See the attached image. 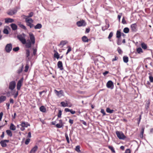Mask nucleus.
Returning a JSON list of instances; mask_svg holds the SVG:
<instances>
[{"label": "nucleus", "instance_id": "bb28decb", "mask_svg": "<svg viewBox=\"0 0 153 153\" xmlns=\"http://www.w3.org/2000/svg\"><path fill=\"white\" fill-rule=\"evenodd\" d=\"M106 111L108 113L111 114L114 112V110L113 109H111L109 108H106Z\"/></svg>", "mask_w": 153, "mask_h": 153}, {"label": "nucleus", "instance_id": "c85d7f7f", "mask_svg": "<svg viewBox=\"0 0 153 153\" xmlns=\"http://www.w3.org/2000/svg\"><path fill=\"white\" fill-rule=\"evenodd\" d=\"M141 46L142 48L144 49H146L147 48L146 45L144 42L142 43L141 44Z\"/></svg>", "mask_w": 153, "mask_h": 153}, {"label": "nucleus", "instance_id": "b1692460", "mask_svg": "<svg viewBox=\"0 0 153 153\" xmlns=\"http://www.w3.org/2000/svg\"><path fill=\"white\" fill-rule=\"evenodd\" d=\"M10 128L12 130L14 131L16 130V127L13 124L11 123L10 127Z\"/></svg>", "mask_w": 153, "mask_h": 153}, {"label": "nucleus", "instance_id": "f03ea898", "mask_svg": "<svg viewBox=\"0 0 153 153\" xmlns=\"http://www.w3.org/2000/svg\"><path fill=\"white\" fill-rule=\"evenodd\" d=\"M25 35L24 33H22V35H18L17 37L18 39L23 44L26 43V39L25 38Z\"/></svg>", "mask_w": 153, "mask_h": 153}, {"label": "nucleus", "instance_id": "f8f14e48", "mask_svg": "<svg viewBox=\"0 0 153 153\" xmlns=\"http://www.w3.org/2000/svg\"><path fill=\"white\" fill-rule=\"evenodd\" d=\"M113 82L111 81H109L106 84V86L108 88H112V87L113 86Z\"/></svg>", "mask_w": 153, "mask_h": 153}, {"label": "nucleus", "instance_id": "864d4df0", "mask_svg": "<svg viewBox=\"0 0 153 153\" xmlns=\"http://www.w3.org/2000/svg\"><path fill=\"white\" fill-rule=\"evenodd\" d=\"M109 27V24H108L107 27H106L104 28V27H102V30L103 31H104L105 30L107 29Z\"/></svg>", "mask_w": 153, "mask_h": 153}, {"label": "nucleus", "instance_id": "f704fd0d", "mask_svg": "<svg viewBox=\"0 0 153 153\" xmlns=\"http://www.w3.org/2000/svg\"><path fill=\"white\" fill-rule=\"evenodd\" d=\"M30 54V51L29 49H27L26 50V56L27 57H28Z\"/></svg>", "mask_w": 153, "mask_h": 153}, {"label": "nucleus", "instance_id": "f3484780", "mask_svg": "<svg viewBox=\"0 0 153 153\" xmlns=\"http://www.w3.org/2000/svg\"><path fill=\"white\" fill-rule=\"evenodd\" d=\"M67 43V42L66 41H62L60 42V44L58 45L59 46H60L61 48H62Z\"/></svg>", "mask_w": 153, "mask_h": 153}, {"label": "nucleus", "instance_id": "dca6fc26", "mask_svg": "<svg viewBox=\"0 0 153 153\" xmlns=\"http://www.w3.org/2000/svg\"><path fill=\"white\" fill-rule=\"evenodd\" d=\"M38 146H35L30 150L29 153H35L38 149Z\"/></svg>", "mask_w": 153, "mask_h": 153}, {"label": "nucleus", "instance_id": "338daca9", "mask_svg": "<svg viewBox=\"0 0 153 153\" xmlns=\"http://www.w3.org/2000/svg\"><path fill=\"white\" fill-rule=\"evenodd\" d=\"M65 111L66 112H70V109H69V108H65Z\"/></svg>", "mask_w": 153, "mask_h": 153}, {"label": "nucleus", "instance_id": "4c0bfd02", "mask_svg": "<svg viewBox=\"0 0 153 153\" xmlns=\"http://www.w3.org/2000/svg\"><path fill=\"white\" fill-rule=\"evenodd\" d=\"M137 51L138 53H140L143 52V50L141 48H139L137 49Z\"/></svg>", "mask_w": 153, "mask_h": 153}, {"label": "nucleus", "instance_id": "c9c22d12", "mask_svg": "<svg viewBox=\"0 0 153 153\" xmlns=\"http://www.w3.org/2000/svg\"><path fill=\"white\" fill-rule=\"evenodd\" d=\"M149 104L150 102L149 101H147L145 105V108L146 109H147L149 108Z\"/></svg>", "mask_w": 153, "mask_h": 153}, {"label": "nucleus", "instance_id": "4468645a", "mask_svg": "<svg viewBox=\"0 0 153 153\" xmlns=\"http://www.w3.org/2000/svg\"><path fill=\"white\" fill-rule=\"evenodd\" d=\"M57 66L60 69V70H63V65L62 62L61 61H59L57 63Z\"/></svg>", "mask_w": 153, "mask_h": 153}, {"label": "nucleus", "instance_id": "774afa93", "mask_svg": "<svg viewBox=\"0 0 153 153\" xmlns=\"http://www.w3.org/2000/svg\"><path fill=\"white\" fill-rule=\"evenodd\" d=\"M108 71H105L104 72L103 74L104 76H105L106 74H108Z\"/></svg>", "mask_w": 153, "mask_h": 153}, {"label": "nucleus", "instance_id": "72a5a7b5", "mask_svg": "<svg viewBox=\"0 0 153 153\" xmlns=\"http://www.w3.org/2000/svg\"><path fill=\"white\" fill-rule=\"evenodd\" d=\"M129 29L128 27H125L123 29V32L125 33H128L129 32Z\"/></svg>", "mask_w": 153, "mask_h": 153}, {"label": "nucleus", "instance_id": "6e6d98bb", "mask_svg": "<svg viewBox=\"0 0 153 153\" xmlns=\"http://www.w3.org/2000/svg\"><path fill=\"white\" fill-rule=\"evenodd\" d=\"M117 51L120 54H121L122 53V50L119 48H117Z\"/></svg>", "mask_w": 153, "mask_h": 153}, {"label": "nucleus", "instance_id": "5fc2aeb1", "mask_svg": "<svg viewBox=\"0 0 153 153\" xmlns=\"http://www.w3.org/2000/svg\"><path fill=\"white\" fill-rule=\"evenodd\" d=\"M33 55H35L36 53V52H37V49H36L33 48Z\"/></svg>", "mask_w": 153, "mask_h": 153}, {"label": "nucleus", "instance_id": "a18cd8bd", "mask_svg": "<svg viewBox=\"0 0 153 153\" xmlns=\"http://www.w3.org/2000/svg\"><path fill=\"white\" fill-rule=\"evenodd\" d=\"M62 111L61 110H59V113L58 114V118H61L62 115Z\"/></svg>", "mask_w": 153, "mask_h": 153}, {"label": "nucleus", "instance_id": "09e8293b", "mask_svg": "<svg viewBox=\"0 0 153 153\" xmlns=\"http://www.w3.org/2000/svg\"><path fill=\"white\" fill-rule=\"evenodd\" d=\"M19 47H16L14 48L13 49V50L15 52H16V51H18L19 50Z\"/></svg>", "mask_w": 153, "mask_h": 153}, {"label": "nucleus", "instance_id": "6e6552de", "mask_svg": "<svg viewBox=\"0 0 153 153\" xmlns=\"http://www.w3.org/2000/svg\"><path fill=\"white\" fill-rule=\"evenodd\" d=\"M23 80V78H22L18 82L17 84V89L19 91L20 90L21 87L22 85V83Z\"/></svg>", "mask_w": 153, "mask_h": 153}, {"label": "nucleus", "instance_id": "052dcab7", "mask_svg": "<svg viewBox=\"0 0 153 153\" xmlns=\"http://www.w3.org/2000/svg\"><path fill=\"white\" fill-rule=\"evenodd\" d=\"M122 13H121L120 14L118 15L117 17H118V19H119V21H120V20L121 18V16L122 15Z\"/></svg>", "mask_w": 153, "mask_h": 153}, {"label": "nucleus", "instance_id": "473e14b6", "mask_svg": "<svg viewBox=\"0 0 153 153\" xmlns=\"http://www.w3.org/2000/svg\"><path fill=\"white\" fill-rule=\"evenodd\" d=\"M23 68V65H22V66L21 68H20L17 71V73L18 74L21 73L22 71Z\"/></svg>", "mask_w": 153, "mask_h": 153}, {"label": "nucleus", "instance_id": "69168bd1", "mask_svg": "<svg viewBox=\"0 0 153 153\" xmlns=\"http://www.w3.org/2000/svg\"><path fill=\"white\" fill-rule=\"evenodd\" d=\"M70 112L72 114H74L76 112L74 111H73L72 109L70 110Z\"/></svg>", "mask_w": 153, "mask_h": 153}, {"label": "nucleus", "instance_id": "79ce46f5", "mask_svg": "<svg viewBox=\"0 0 153 153\" xmlns=\"http://www.w3.org/2000/svg\"><path fill=\"white\" fill-rule=\"evenodd\" d=\"M68 49L67 50V51L66 53V55H67L69 53V52H70L71 51V50H72L71 48V47L70 46H68Z\"/></svg>", "mask_w": 153, "mask_h": 153}, {"label": "nucleus", "instance_id": "1a4fd4ad", "mask_svg": "<svg viewBox=\"0 0 153 153\" xmlns=\"http://www.w3.org/2000/svg\"><path fill=\"white\" fill-rule=\"evenodd\" d=\"M76 25L79 27L85 26L86 25V23L84 20H82L77 22L76 23Z\"/></svg>", "mask_w": 153, "mask_h": 153}, {"label": "nucleus", "instance_id": "0eeeda50", "mask_svg": "<svg viewBox=\"0 0 153 153\" xmlns=\"http://www.w3.org/2000/svg\"><path fill=\"white\" fill-rule=\"evenodd\" d=\"M17 11V8L14 9L13 10H9L7 12V14L10 15L12 16L16 14Z\"/></svg>", "mask_w": 153, "mask_h": 153}, {"label": "nucleus", "instance_id": "39448f33", "mask_svg": "<svg viewBox=\"0 0 153 153\" xmlns=\"http://www.w3.org/2000/svg\"><path fill=\"white\" fill-rule=\"evenodd\" d=\"M12 48L11 44L9 43L7 44L5 47V50L7 53H10L12 50Z\"/></svg>", "mask_w": 153, "mask_h": 153}, {"label": "nucleus", "instance_id": "5701e85b", "mask_svg": "<svg viewBox=\"0 0 153 153\" xmlns=\"http://www.w3.org/2000/svg\"><path fill=\"white\" fill-rule=\"evenodd\" d=\"M40 111L43 112H45L46 111V109L43 106H42L40 108Z\"/></svg>", "mask_w": 153, "mask_h": 153}, {"label": "nucleus", "instance_id": "ea45409f", "mask_svg": "<svg viewBox=\"0 0 153 153\" xmlns=\"http://www.w3.org/2000/svg\"><path fill=\"white\" fill-rule=\"evenodd\" d=\"M108 148L110 149L113 152H115V151L112 146H108Z\"/></svg>", "mask_w": 153, "mask_h": 153}, {"label": "nucleus", "instance_id": "e2e57ef3", "mask_svg": "<svg viewBox=\"0 0 153 153\" xmlns=\"http://www.w3.org/2000/svg\"><path fill=\"white\" fill-rule=\"evenodd\" d=\"M117 43L118 45H120L121 44L120 41L119 39H118L117 41Z\"/></svg>", "mask_w": 153, "mask_h": 153}, {"label": "nucleus", "instance_id": "a878e982", "mask_svg": "<svg viewBox=\"0 0 153 153\" xmlns=\"http://www.w3.org/2000/svg\"><path fill=\"white\" fill-rule=\"evenodd\" d=\"M123 60L124 62L125 63H127L128 61V57L126 56H124L123 57Z\"/></svg>", "mask_w": 153, "mask_h": 153}, {"label": "nucleus", "instance_id": "6ab92c4d", "mask_svg": "<svg viewBox=\"0 0 153 153\" xmlns=\"http://www.w3.org/2000/svg\"><path fill=\"white\" fill-rule=\"evenodd\" d=\"M10 26L13 30H15L17 29V26L15 24L12 23L10 25Z\"/></svg>", "mask_w": 153, "mask_h": 153}, {"label": "nucleus", "instance_id": "393cba45", "mask_svg": "<svg viewBox=\"0 0 153 153\" xmlns=\"http://www.w3.org/2000/svg\"><path fill=\"white\" fill-rule=\"evenodd\" d=\"M34 27L35 29H39L42 27V25L38 23Z\"/></svg>", "mask_w": 153, "mask_h": 153}, {"label": "nucleus", "instance_id": "bf43d9fd", "mask_svg": "<svg viewBox=\"0 0 153 153\" xmlns=\"http://www.w3.org/2000/svg\"><path fill=\"white\" fill-rule=\"evenodd\" d=\"M18 91H17L16 92V94L14 95V98H16L17 96H18Z\"/></svg>", "mask_w": 153, "mask_h": 153}, {"label": "nucleus", "instance_id": "9d476101", "mask_svg": "<svg viewBox=\"0 0 153 153\" xmlns=\"http://www.w3.org/2000/svg\"><path fill=\"white\" fill-rule=\"evenodd\" d=\"M9 141V140H4L1 141L0 142V143L2 147H6L7 146L6 143H8Z\"/></svg>", "mask_w": 153, "mask_h": 153}, {"label": "nucleus", "instance_id": "7ed1b4c3", "mask_svg": "<svg viewBox=\"0 0 153 153\" xmlns=\"http://www.w3.org/2000/svg\"><path fill=\"white\" fill-rule=\"evenodd\" d=\"M25 22L27 25L29 26L30 28L34 27V25L32 23L33 22V20L31 18H25Z\"/></svg>", "mask_w": 153, "mask_h": 153}, {"label": "nucleus", "instance_id": "2eb2a0df", "mask_svg": "<svg viewBox=\"0 0 153 153\" xmlns=\"http://www.w3.org/2000/svg\"><path fill=\"white\" fill-rule=\"evenodd\" d=\"M54 91L56 94L59 97H61L63 93V91L62 90L58 91L56 90H54Z\"/></svg>", "mask_w": 153, "mask_h": 153}, {"label": "nucleus", "instance_id": "13d9d810", "mask_svg": "<svg viewBox=\"0 0 153 153\" xmlns=\"http://www.w3.org/2000/svg\"><path fill=\"white\" fill-rule=\"evenodd\" d=\"M33 14V12H31L29 13L28 17H32Z\"/></svg>", "mask_w": 153, "mask_h": 153}, {"label": "nucleus", "instance_id": "49530a36", "mask_svg": "<svg viewBox=\"0 0 153 153\" xmlns=\"http://www.w3.org/2000/svg\"><path fill=\"white\" fill-rule=\"evenodd\" d=\"M65 135L66 140L67 141V142L68 143H69V137H68V136L67 134L66 133H65Z\"/></svg>", "mask_w": 153, "mask_h": 153}, {"label": "nucleus", "instance_id": "680f3d73", "mask_svg": "<svg viewBox=\"0 0 153 153\" xmlns=\"http://www.w3.org/2000/svg\"><path fill=\"white\" fill-rule=\"evenodd\" d=\"M3 115V113L2 112H1L0 113V121L1 120Z\"/></svg>", "mask_w": 153, "mask_h": 153}, {"label": "nucleus", "instance_id": "e433bc0d", "mask_svg": "<svg viewBox=\"0 0 153 153\" xmlns=\"http://www.w3.org/2000/svg\"><path fill=\"white\" fill-rule=\"evenodd\" d=\"M144 128H142L140 132V137L142 138L143 137V134L144 133Z\"/></svg>", "mask_w": 153, "mask_h": 153}, {"label": "nucleus", "instance_id": "603ef678", "mask_svg": "<svg viewBox=\"0 0 153 153\" xmlns=\"http://www.w3.org/2000/svg\"><path fill=\"white\" fill-rule=\"evenodd\" d=\"M122 23L123 24H126V21L125 20L124 17H123L122 19Z\"/></svg>", "mask_w": 153, "mask_h": 153}, {"label": "nucleus", "instance_id": "8fccbe9b", "mask_svg": "<svg viewBox=\"0 0 153 153\" xmlns=\"http://www.w3.org/2000/svg\"><path fill=\"white\" fill-rule=\"evenodd\" d=\"M149 80L151 82H153V77L152 76H150L149 77Z\"/></svg>", "mask_w": 153, "mask_h": 153}, {"label": "nucleus", "instance_id": "9b49d317", "mask_svg": "<svg viewBox=\"0 0 153 153\" xmlns=\"http://www.w3.org/2000/svg\"><path fill=\"white\" fill-rule=\"evenodd\" d=\"M131 28L132 31L136 32L137 30V25L136 23L133 24L131 25Z\"/></svg>", "mask_w": 153, "mask_h": 153}, {"label": "nucleus", "instance_id": "412c9836", "mask_svg": "<svg viewBox=\"0 0 153 153\" xmlns=\"http://www.w3.org/2000/svg\"><path fill=\"white\" fill-rule=\"evenodd\" d=\"M18 25L20 27L23 29L24 30H27V28L24 25L21 24L20 22L19 23H18Z\"/></svg>", "mask_w": 153, "mask_h": 153}, {"label": "nucleus", "instance_id": "c756f323", "mask_svg": "<svg viewBox=\"0 0 153 153\" xmlns=\"http://www.w3.org/2000/svg\"><path fill=\"white\" fill-rule=\"evenodd\" d=\"M54 57L56 58L57 59H59V55L57 51H56V53L54 54Z\"/></svg>", "mask_w": 153, "mask_h": 153}, {"label": "nucleus", "instance_id": "20e7f679", "mask_svg": "<svg viewBox=\"0 0 153 153\" xmlns=\"http://www.w3.org/2000/svg\"><path fill=\"white\" fill-rule=\"evenodd\" d=\"M116 133L117 137L120 139L124 140L126 138L123 133L122 132L117 131L116 132Z\"/></svg>", "mask_w": 153, "mask_h": 153}, {"label": "nucleus", "instance_id": "ddd939ff", "mask_svg": "<svg viewBox=\"0 0 153 153\" xmlns=\"http://www.w3.org/2000/svg\"><path fill=\"white\" fill-rule=\"evenodd\" d=\"M22 127H26L27 128L28 126H30V124H29L27 122H22L21 124L20 125Z\"/></svg>", "mask_w": 153, "mask_h": 153}, {"label": "nucleus", "instance_id": "2f4dec72", "mask_svg": "<svg viewBox=\"0 0 153 153\" xmlns=\"http://www.w3.org/2000/svg\"><path fill=\"white\" fill-rule=\"evenodd\" d=\"M61 104L64 107L67 106H68V104L67 103H65L64 102H61Z\"/></svg>", "mask_w": 153, "mask_h": 153}, {"label": "nucleus", "instance_id": "58836bf2", "mask_svg": "<svg viewBox=\"0 0 153 153\" xmlns=\"http://www.w3.org/2000/svg\"><path fill=\"white\" fill-rule=\"evenodd\" d=\"M80 147L79 146H76L75 148V150L76 151L78 152H80Z\"/></svg>", "mask_w": 153, "mask_h": 153}, {"label": "nucleus", "instance_id": "c03bdc74", "mask_svg": "<svg viewBox=\"0 0 153 153\" xmlns=\"http://www.w3.org/2000/svg\"><path fill=\"white\" fill-rule=\"evenodd\" d=\"M63 126V124H57L56 125V126L57 128H60L62 127Z\"/></svg>", "mask_w": 153, "mask_h": 153}, {"label": "nucleus", "instance_id": "de8ad7c7", "mask_svg": "<svg viewBox=\"0 0 153 153\" xmlns=\"http://www.w3.org/2000/svg\"><path fill=\"white\" fill-rule=\"evenodd\" d=\"M113 32H111L110 33L108 36V39H111V38L112 37V36H113Z\"/></svg>", "mask_w": 153, "mask_h": 153}, {"label": "nucleus", "instance_id": "423d86ee", "mask_svg": "<svg viewBox=\"0 0 153 153\" xmlns=\"http://www.w3.org/2000/svg\"><path fill=\"white\" fill-rule=\"evenodd\" d=\"M16 85V82L15 81L11 82L9 85V88L11 90H13L15 88Z\"/></svg>", "mask_w": 153, "mask_h": 153}, {"label": "nucleus", "instance_id": "7c9ffc66", "mask_svg": "<svg viewBox=\"0 0 153 153\" xmlns=\"http://www.w3.org/2000/svg\"><path fill=\"white\" fill-rule=\"evenodd\" d=\"M116 35L117 38H119L121 36V33L120 32L119 30H117V32Z\"/></svg>", "mask_w": 153, "mask_h": 153}, {"label": "nucleus", "instance_id": "4be33fe9", "mask_svg": "<svg viewBox=\"0 0 153 153\" xmlns=\"http://www.w3.org/2000/svg\"><path fill=\"white\" fill-rule=\"evenodd\" d=\"M82 39V41L84 42H88V39L85 36H83Z\"/></svg>", "mask_w": 153, "mask_h": 153}, {"label": "nucleus", "instance_id": "0e129e2a", "mask_svg": "<svg viewBox=\"0 0 153 153\" xmlns=\"http://www.w3.org/2000/svg\"><path fill=\"white\" fill-rule=\"evenodd\" d=\"M130 150L129 149H127L125 151V153H130Z\"/></svg>", "mask_w": 153, "mask_h": 153}, {"label": "nucleus", "instance_id": "4d7b16f0", "mask_svg": "<svg viewBox=\"0 0 153 153\" xmlns=\"http://www.w3.org/2000/svg\"><path fill=\"white\" fill-rule=\"evenodd\" d=\"M101 112L103 114V116L105 115H106V113L103 109H101Z\"/></svg>", "mask_w": 153, "mask_h": 153}, {"label": "nucleus", "instance_id": "a19ab883", "mask_svg": "<svg viewBox=\"0 0 153 153\" xmlns=\"http://www.w3.org/2000/svg\"><path fill=\"white\" fill-rule=\"evenodd\" d=\"M29 68V65L28 64H27L25 66V69L24 70V71L25 72H27L28 70V68Z\"/></svg>", "mask_w": 153, "mask_h": 153}, {"label": "nucleus", "instance_id": "cd10ccee", "mask_svg": "<svg viewBox=\"0 0 153 153\" xmlns=\"http://www.w3.org/2000/svg\"><path fill=\"white\" fill-rule=\"evenodd\" d=\"M6 132L7 133V134L9 136L11 137L12 136V134L11 131L9 130H6Z\"/></svg>", "mask_w": 153, "mask_h": 153}, {"label": "nucleus", "instance_id": "a211bd4d", "mask_svg": "<svg viewBox=\"0 0 153 153\" xmlns=\"http://www.w3.org/2000/svg\"><path fill=\"white\" fill-rule=\"evenodd\" d=\"M14 20L13 19L9 18H6L5 19V22L6 23H11L14 22Z\"/></svg>", "mask_w": 153, "mask_h": 153}, {"label": "nucleus", "instance_id": "aec40b11", "mask_svg": "<svg viewBox=\"0 0 153 153\" xmlns=\"http://www.w3.org/2000/svg\"><path fill=\"white\" fill-rule=\"evenodd\" d=\"M6 97L4 96H2L0 97V103L6 100Z\"/></svg>", "mask_w": 153, "mask_h": 153}, {"label": "nucleus", "instance_id": "3c124183", "mask_svg": "<svg viewBox=\"0 0 153 153\" xmlns=\"http://www.w3.org/2000/svg\"><path fill=\"white\" fill-rule=\"evenodd\" d=\"M30 139H29V138L27 139L25 142V144H26V145L28 144L30 142Z\"/></svg>", "mask_w": 153, "mask_h": 153}, {"label": "nucleus", "instance_id": "f257e3e1", "mask_svg": "<svg viewBox=\"0 0 153 153\" xmlns=\"http://www.w3.org/2000/svg\"><path fill=\"white\" fill-rule=\"evenodd\" d=\"M30 41V40H27L26 41L25 46L26 48H29L31 46V44L33 45L35 43V38L34 35L31 33H29Z\"/></svg>", "mask_w": 153, "mask_h": 153}, {"label": "nucleus", "instance_id": "37998d69", "mask_svg": "<svg viewBox=\"0 0 153 153\" xmlns=\"http://www.w3.org/2000/svg\"><path fill=\"white\" fill-rule=\"evenodd\" d=\"M3 32L4 33L6 34H7L9 33V31L6 28L4 29Z\"/></svg>", "mask_w": 153, "mask_h": 153}]
</instances>
